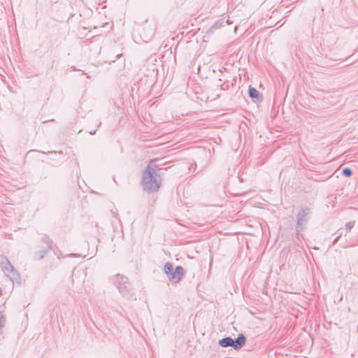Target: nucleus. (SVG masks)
Segmentation results:
<instances>
[{"label":"nucleus","mask_w":358,"mask_h":358,"mask_svg":"<svg viewBox=\"0 0 358 358\" xmlns=\"http://www.w3.org/2000/svg\"><path fill=\"white\" fill-rule=\"evenodd\" d=\"M310 213L308 208H301L297 215L296 231H302L304 224L308 221V215Z\"/></svg>","instance_id":"obj_6"},{"label":"nucleus","mask_w":358,"mask_h":358,"mask_svg":"<svg viewBox=\"0 0 358 358\" xmlns=\"http://www.w3.org/2000/svg\"><path fill=\"white\" fill-rule=\"evenodd\" d=\"M184 274L183 268L181 266H177L175 268V271L169 275V280L171 281H176L178 282L181 280L182 275Z\"/></svg>","instance_id":"obj_7"},{"label":"nucleus","mask_w":358,"mask_h":358,"mask_svg":"<svg viewBox=\"0 0 358 358\" xmlns=\"http://www.w3.org/2000/svg\"><path fill=\"white\" fill-rule=\"evenodd\" d=\"M38 252L35 254V259H41L48 252L51 248V241L48 237L44 236L41 238V242L38 245Z\"/></svg>","instance_id":"obj_5"},{"label":"nucleus","mask_w":358,"mask_h":358,"mask_svg":"<svg viewBox=\"0 0 358 358\" xmlns=\"http://www.w3.org/2000/svg\"><path fill=\"white\" fill-rule=\"evenodd\" d=\"M338 238H339V236H337V237L334 239V242L335 243L336 241H337V240L338 239Z\"/></svg>","instance_id":"obj_14"},{"label":"nucleus","mask_w":358,"mask_h":358,"mask_svg":"<svg viewBox=\"0 0 358 358\" xmlns=\"http://www.w3.org/2000/svg\"><path fill=\"white\" fill-rule=\"evenodd\" d=\"M0 266L3 273L13 281L19 282L20 280V275L19 272L11 264L8 259L5 257L0 258Z\"/></svg>","instance_id":"obj_2"},{"label":"nucleus","mask_w":358,"mask_h":358,"mask_svg":"<svg viewBox=\"0 0 358 358\" xmlns=\"http://www.w3.org/2000/svg\"><path fill=\"white\" fill-rule=\"evenodd\" d=\"M245 337L243 334H239L236 340L231 337H225L219 341V345L223 348L232 347L234 350L241 349L245 344Z\"/></svg>","instance_id":"obj_4"},{"label":"nucleus","mask_w":358,"mask_h":358,"mask_svg":"<svg viewBox=\"0 0 358 358\" xmlns=\"http://www.w3.org/2000/svg\"><path fill=\"white\" fill-rule=\"evenodd\" d=\"M5 321L6 319L3 314L1 312H0V330L3 327L5 324Z\"/></svg>","instance_id":"obj_11"},{"label":"nucleus","mask_w":358,"mask_h":358,"mask_svg":"<svg viewBox=\"0 0 358 358\" xmlns=\"http://www.w3.org/2000/svg\"><path fill=\"white\" fill-rule=\"evenodd\" d=\"M164 271L165 274L167 275V277H169V275H170V274L173 271L172 263H171V262L166 263L164 265Z\"/></svg>","instance_id":"obj_8"},{"label":"nucleus","mask_w":358,"mask_h":358,"mask_svg":"<svg viewBox=\"0 0 358 358\" xmlns=\"http://www.w3.org/2000/svg\"><path fill=\"white\" fill-rule=\"evenodd\" d=\"M113 283L123 296H129L130 295L131 287L127 277L117 274L113 277Z\"/></svg>","instance_id":"obj_3"},{"label":"nucleus","mask_w":358,"mask_h":358,"mask_svg":"<svg viewBox=\"0 0 358 358\" xmlns=\"http://www.w3.org/2000/svg\"><path fill=\"white\" fill-rule=\"evenodd\" d=\"M342 173L343 175L348 176V177L351 176L352 174V171L350 168L343 169V170L342 171Z\"/></svg>","instance_id":"obj_10"},{"label":"nucleus","mask_w":358,"mask_h":358,"mask_svg":"<svg viewBox=\"0 0 358 358\" xmlns=\"http://www.w3.org/2000/svg\"><path fill=\"white\" fill-rule=\"evenodd\" d=\"M249 95L251 98H258V96H259V93L255 88L250 87Z\"/></svg>","instance_id":"obj_9"},{"label":"nucleus","mask_w":358,"mask_h":358,"mask_svg":"<svg viewBox=\"0 0 358 358\" xmlns=\"http://www.w3.org/2000/svg\"><path fill=\"white\" fill-rule=\"evenodd\" d=\"M152 163V162H150L147 166L142 178L144 189L150 192L157 191L159 188L162 180L160 175L151 166Z\"/></svg>","instance_id":"obj_1"},{"label":"nucleus","mask_w":358,"mask_h":358,"mask_svg":"<svg viewBox=\"0 0 358 358\" xmlns=\"http://www.w3.org/2000/svg\"><path fill=\"white\" fill-rule=\"evenodd\" d=\"M2 294H3L2 289L0 288V297L1 296Z\"/></svg>","instance_id":"obj_13"},{"label":"nucleus","mask_w":358,"mask_h":358,"mask_svg":"<svg viewBox=\"0 0 358 358\" xmlns=\"http://www.w3.org/2000/svg\"><path fill=\"white\" fill-rule=\"evenodd\" d=\"M355 225V222H349L346 224V227L348 229L350 230Z\"/></svg>","instance_id":"obj_12"}]
</instances>
